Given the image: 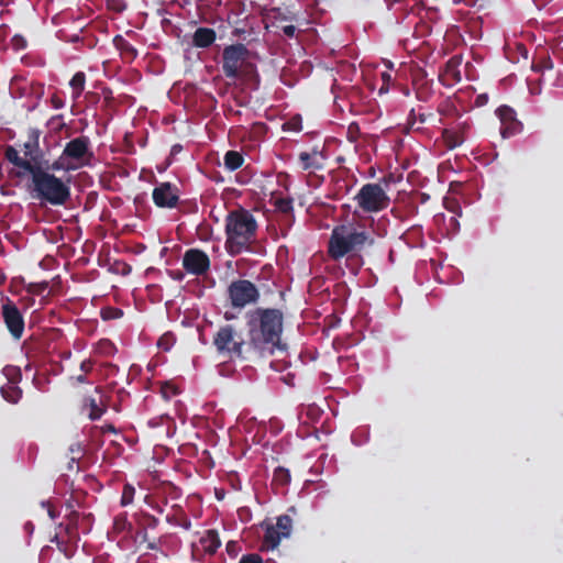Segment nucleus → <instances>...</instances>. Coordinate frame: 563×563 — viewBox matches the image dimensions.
Wrapping results in <instances>:
<instances>
[{
	"label": "nucleus",
	"mask_w": 563,
	"mask_h": 563,
	"mask_svg": "<svg viewBox=\"0 0 563 563\" xmlns=\"http://www.w3.org/2000/svg\"><path fill=\"white\" fill-rule=\"evenodd\" d=\"M132 529V523L128 520L126 512L119 514L113 519V531L115 533L129 532Z\"/></svg>",
	"instance_id": "26"
},
{
	"label": "nucleus",
	"mask_w": 563,
	"mask_h": 563,
	"mask_svg": "<svg viewBox=\"0 0 563 563\" xmlns=\"http://www.w3.org/2000/svg\"><path fill=\"white\" fill-rule=\"evenodd\" d=\"M113 45L120 51L121 55L130 60H134L137 57L136 48L126 41L122 35H115L113 38Z\"/></svg>",
	"instance_id": "18"
},
{
	"label": "nucleus",
	"mask_w": 563,
	"mask_h": 563,
	"mask_svg": "<svg viewBox=\"0 0 563 563\" xmlns=\"http://www.w3.org/2000/svg\"><path fill=\"white\" fill-rule=\"evenodd\" d=\"M427 197H428L427 194H423L422 201H426Z\"/></svg>",
	"instance_id": "62"
},
{
	"label": "nucleus",
	"mask_w": 563,
	"mask_h": 563,
	"mask_svg": "<svg viewBox=\"0 0 563 563\" xmlns=\"http://www.w3.org/2000/svg\"><path fill=\"white\" fill-rule=\"evenodd\" d=\"M496 115L500 121V135L504 139L512 137L521 133L523 124L517 119L516 111L506 104H503L496 109Z\"/></svg>",
	"instance_id": "12"
},
{
	"label": "nucleus",
	"mask_w": 563,
	"mask_h": 563,
	"mask_svg": "<svg viewBox=\"0 0 563 563\" xmlns=\"http://www.w3.org/2000/svg\"><path fill=\"white\" fill-rule=\"evenodd\" d=\"M10 45L11 47L19 52V51H22V49H25L26 46H27V41L25 40L24 36L20 35V34H15L13 35V37L11 38L10 41Z\"/></svg>",
	"instance_id": "40"
},
{
	"label": "nucleus",
	"mask_w": 563,
	"mask_h": 563,
	"mask_svg": "<svg viewBox=\"0 0 563 563\" xmlns=\"http://www.w3.org/2000/svg\"><path fill=\"white\" fill-rule=\"evenodd\" d=\"M179 188L169 181L157 183L152 191V199L156 207L173 209L179 202Z\"/></svg>",
	"instance_id": "11"
},
{
	"label": "nucleus",
	"mask_w": 563,
	"mask_h": 563,
	"mask_svg": "<svg viewBox=\"0 0 563 563\" xmlns=\"http://www.w3.org/2000/svg\"><path fill=\"white\" fill-rule=\"evenodd\" d=\"M217 38L216 31L210 27H198L192 35V44L199 48L211 46Z\"/></svg>",
	"instance_id": "16"
},
{
	"label": "nucleus",
	"mask_w": 563,
	"mask_h": 563,
	"mask_svg": "<svg viewBox=\"0 0 563 563\" xmlns=\"http://www.w3.org/2000/svg\"><path fill=\"white\" fill-rule=\"evenodd\" d=\"M154 509H155L156 511L161 512V514L163 512V508H162V507H159V506L154 507Z\"/></svg>",
	"instance_id": "57"
},
{
	"label": "nucleus",
	"mask_w": 563,
	"mask_h": 563,
	"mask_svg": "<svg viewBox=\"0 0 563 563\" xmlns=\"http://www.w3.org/2000/svg\"><path fill=\"white\" fill-rule=\"evenodd\" d=\"M78 384H86L88 380H87V377H86V374H80V375H77L75 377H73Z\"/></svg>",
	"instance_id": "49"
},
{
	"label": "nucleus",
	"mask_w": 563,
	"mask_h": 563,
	"mask_svg": "<svg viewBox=\"0 0 563 563\" xmlns=\"http://www.w3.org/2000/svg\"><path fill=\"white\" fill-rule=\"evenodd\" d=\"M287 20L286 16L276 18V27L279 29L286 37L292 38L296 35L297 27L292 24H285L284 22Z\"/></svg>",
	"instance_id": "28"
},
{
	"label": "nucleus",
	"mask_w": 563,
	"mask_h": 563,
	"mask_svg": "<svg viewBox=\"0 0 563 563\" xmlns=\"http://www.w3.org/2000/svg\"><path fill=\"white\" fill-rule=\"evenodd\" d=\"M44 168L46 170H48V169L58 170V169H60V165L58 164V162L53 163L51 166H48L47 163L46 164L44 163Z\"/></svg>",
	"instance_id": "50"
},
{
	"label": "nucleus",
	"mask_w": 563,
	"mask_h": 563,
	"mask_svg": "<svg viewBox=\"0 0 563 563\" xmlns=\"http://www.w3.org/2000/svg\"><path fill=\"white\" fill-rule=\"evenodd\" d=\"M374 242V238L364 228L352 223L341 224L332 230L328 252L333 260H340L349 253L372 246Z\"/></svg>",
	"instance_id": "3"
},
{
	"label": "nucleus",
	"mask_w": 563,
	"mask_h": 563,
	"mask_svg": "<svg viewBox=\"0 0 563 563\" xmlns=\"http://www.w3.org/2000/svg\"><path fill=\"white\" fill-rule=\"evenodd\" d=\"M176 339L172 332L164 333L157 341V347L164 352H168L175 344Z\"/></svg>",
	"instance_id": "31"
},
{
	"label": "nucleus",
	"mask_w": 563,
	"mask_h": 563,
	"mask_svg": "<svg viewBox=\"0 0 563 563\" xmlns=\"http://www.w3.org/2000/svg\"><path fill=\"white\" fill-rule=\"evenodd\" d=\"M239 563H263V559L257 553H251L243 555Z\"/></svg>",
	"instance_id": "43"
},
{
	"label": "nucleus",
	"mask_w": 563,
	"mask_h": 563,
	"mask_svg": "<svg viewBox=\"0 0 563 563\" xmlns=\"http://www.w3.org/2000/svg\"><path fill=\"white\" fill-rule=\"evenodd\" d=\"M33 197L52 206H64L70 199V187L62 178L43 168L31 173Z\"/></svg>",
	"instance_id": "4"
},
{
	"label": "nucleus",
	"mask_w": 563,
	"mask_h": 563,
	"mask_svg": "<svg viewBox=\"0 0 563 563\" xmlns=\"http://www.w3.org/2000/svg\"><path fill=\"white\" fill-rule=\"evenodd\" d=\"M284 131L300 132L302 130V120L300 115H295L283 124Z\"/></svg>",
	"instance_id": "33"
},
{
	"label": "nucleus",
	"mask_w": 563,
	"mask_h": 563,
	"mask_svg": "<svg viewBox=\"0 0 563 563\" xmlns=\"http://www.w3.org/2000/svg\"><path fill=\"white\" fill-rule=\"evenodd\" d=\"M48 282L30 283L26 286V291L31 295L40 296L48 288Z\"/></svg>",
	"instance_id": "37"
},
{
	"label": "nucleus",
	"mask_w": 563,
	"mask_h": 563,
	"mask_svg": "<svg viewBox=\"0 0 563 563\" xmlns=\"http://www.w3.org/2000/svg\"><path fill=\"white\" fill-rule=\"evenodd\" d=\"M184 269L192 275L201 276L210 269V258L199 249H189L183 256Z\"/></svg>",
	"instance_id": "14"
},
{
	"label": "nucleus",
	"mask_w": 563,
	"mask_h": 563,
	"mask_svg": "<svg viewBox=\"0 0 563 563\" xmlns=\"http://www.w3.org/2000/svg\"><path fill=\"white\" fill-rule=\"evenodd\" d=\"M142 538H143V541H147V532L146 531L143 532V537Z\"/></svg>",
	"instance_id": "58"
},
{
	"label": "nucleus",
	"mask_w": 563,
	"mask_h": 563,
	"mask_svg": "<svg viewBox=\"0 0 563 563\" xmlns=\"http://www.w3.org/2000/svg\"><path fill=\"white\" fill-rule=\"evenodd\" d=\"M88 406H89L88 417L90 418V420L100 419L101 416L103 415V412L106 411V408L100 406L93 398L88 399Z\"/></svg>",
	"instance_id": "32"
},
{
	"label": "nucleus",
	"mask_w": 563,
	"mask_h": 563,
	"mask_svg": "<svg viewBox=\"0 0 563 563\" xmlns=\"http://www.w3.org/2000/svg\"><path fill=\"white\" fill-rule=\"evenodd\" d=\"M78 518H79V514L77 511H71L68 516V525L66 527V531L67 533L73 537L74 536V532L77 528V521H78Z\"/></svg>",
	"instance_id": "41"
},
{
	"label": "nucleus",
	"mask_w": 563,
	"mask_h": 563,
	"mask_svg": "<svg viewBox=\"0 0 563 563\" xmlns=\"http://www.w3.org/2000/svg\"><path fill=\"white\" fill-rule=\"evenodd\" d=\"M174 514L166 516V521L174 526H180L186 530L191 528V522L178 505L173 506Z\"/></svg>",
	"instance_id": "19"
},
{
	"label": "nucleus",
	"mask_w": 563,
	"mask_h": 563,
	"mask_svg": "<svg viewBox=\"0 0 563 563\" xmlns=\"http://www.w3.org/2000/svg\"><path fill=\"white\" fill-rule=\"evenodd\" d=\"M417 98L419 100H423V101H427V96H424L420 90L417 91Z\"/></svg>",
	"instance_id": "54"
},
{
	"label": "nucleus",
	"mask_w": 563,
	"mask_h": 563,
	"mask_svg": "<svg viewBox=\"0 0 563 563\" xmlns=\"http://www.w3.org/2000/svg\"><path fill=\"white\" fill-rule=\"evenodd\" d=\"M317 151H314L313 154L308 152H301L299 154L298 158L303 170H317L322 168V164L317 159Z\"/></svg>",
	"instance_id": "21"
},
{
	"label": "nucleus",
	"mask_w": 563,
	"mask_h": 563,
	"mask_svg": "<svg viewBox=\"0 0 563 563\" xmlns=\"http://www.w3.org/2000/svg\"><path fill=\"white\" fill-rule=\"evenodd\" d=\"M183 277H184V274H183V273H180V272H178V273H177V274H175V276H174V278H175V279H178V280L183 279Z\"/></svg>",
	"instance_id": "55"
},
{
	"label": "nucleus",
	"mask_w": 563,
	"mask_h": 563,
	"mask_svg": "<svg viewBox=\"0 0 563 563\" xmlns=\"http://www.w3.org/2000/svg\"><path fill=\"white\" fill-rule=\"evenodd\" d=\"M236 545H238V544H236V542H234V541H230V542H228V544H227V550H228V552H229V553H232V552L235 550Z\"/></svg>",
	"instance_id": "52"
},
{
	"label": "nucleus",
	"mask_w": 563,
	"mask_h": 563,
	"mask_svg": "<svg viewBox=\"0 0 563 563\" xmlns=\"http://www.w3.org/2000/svg\"><path fill=\"white\" fill-rule=\"evenodd\" d=\"M180 150H181L180 145H174L172 152L174 153V152L180 151Z\"/></svg>",
	"instance_id": "56"
},
{
	"label": "nucleus",
	"mask_w": 563,
	"mask_h": 563,
	"mask_svg": "<svg viewBox=\"0 0 563 563\" xmlns=\"http://www.w3.org/2000/svg\"><path fill=\"white\" fill-rule=\"evenodd\" d=\"M100 313L103 320H115L123 316V311L115 307L103 308Z\"/></svg>",
	"instance_id": "36"
},
{
	"label": "nucleus",
	"mask_w": 563,
	"mask_h": 563,
	"mask_svg": "<svg viewBox=\"0 0 563 563\" xmlns=\"http://www.w3.org/2000/svg\"><path fill=\"white\" fill-rule=\"evenodd\" d=\"M40 136L41 132L38 129L30 128L27 130V139L23 144L24 158L27 162H32L34 164V168H43L44 163V152L40 146Z\"/></svg>",
	"instance_id": "15"
},
{
	"label": "nucleus",
	"mask_w": 563,
	"mask_h": 563,
	"mask_svg": "<svg viewBox=\"0 0 563 563\" xmlns=\"http://www.w3.org/2000/svg\"><path fill=\"white\" fill-rule=\"evenodd\" d=\"M92 367H93V362L91 360H84L80 363V371L84 372L85 374L91 372Z\"/></svg>",
	"instance_id": "45"
},
{
	"label": "nucleus",
	"mask_w": 563,
	"mask_h": 563,
	"mask_svg": "<svg viewBox=\"0 0 563 563\" xmlns=\"http://www.w3.org/2000/svg\"><path fill=\"white\" fill-rule=\"evenodd\" d=\"M69 462H68V470L71 471L74 468V464L77 463L84 455V449L79 442L73 443L69 446Z\"/></svg>",
	"instance_id": "29"
},
{
	"label": "nucleus",
	"mask_w": 563,
	"mask_h": 563,
	"mask_svg": "<svg viewBox=\"0 0 563 563\" xmlns=\"http://www.w3.org/2000/svg\"><path fill=\"white\" fill-rule=\"evenodd\" d=\"M43 506L47 507V514L51 519H56L58 516V512L55 510V508L49 503H43Z\"/></svg>",
	"instance_id": "48"
},
{
	"label": "nucleus",
	"mask_w": 563,
	"mask_h": 563,
	"mask_svg": "<svg viewBox=\"0 0 563 563\" xmlns=\"http://www.w3.org/2000/svg\"><path fill=\"white\" fill-rule=\"evenodd\" d=\"M553 62L549 56L541 57L538 62H533L532 69L534 71H543L544 69H552Z\"/></svg>",
	"instance_id": "38"
},
{
	"label": "nucleus",
	"mask_w": 563,
	"mask_h": 563,
	"mask_svg": "<svg viewBox=\"0 0 563 563\" xmlns=\"http://www.w3.org/2000/svg\"><path fill=\"white\" fill-rule=\"evenodd\" d=\"M225 319L230 320V319H232V316H229V313H225Z\"/></svg>",
	"instance_id": "60"
},
{
	"label": "nucleus",
	"mask_w": 563,
	"mask_h": 563,
	"mask_svg": "<svg viewBox=\"0 0 563 563\" xmlns=\"http://www.w3.org/2000/svg\"><path fill=\"white\" fill-rule=\"evenodd\" d=\"M0 391L2 397L11 404H16L22 397V389L12 380L3 385Z\"/></svg>",
	"instance_id": "20"
},
{
	"label": "nucleus",
	"mask_w": 563,
	"mask_h": 563,
	"mask_svg": "<svg viewBox=\"0 0 563 563\" xmlns=\"http://www.w3.org/2000/svg\"><path fill=\"white\" fill-rule=\"evenodd\" d=\"M2 318L13 339L20 340L24 332V318L16 305L7 299L2 305Z\"/></svg>",
	"instance_id": "13"
},
{
	"label": "nucleus",
	"mask_w": 563,
	"mask_h": 563,
	"mask_svg": "<svg viewBox=\"0 0 563 563\" xmlns=\"http://www.w3.org/2000/svg\"><path fill=\"white\" fill-rule=\"evenodd\" d=\"M134 495L135 488L131 484H125L122 490L121 506H128L132 504Z\"/></svg>",
	"instance_id": "35"
},
{
	"label": "nucleus",
	"mask_w": 563,
	"mask_h": 563,
	"mask_svg": "<svg viewBox=\"0 0 563 563\" xmlns=\"http://www.w3.org/2000/svg\"><path fill=\"white\" fill-rule=\"evenodd\" d=\"M134 518H135L136 523L144 530L155 529V528H157L158 522H159L156 517H154L153 515L145 512V511L136 512L134 515Z\"/></svg>",
	"instance_id": "25"
},
{
	"label": "nucleus",
	"mask_w": 563,
	"mask_h": 563,
	"mask_svg": "<svg viewBox=\"0 0 563 563\" xmlns=\"http://www.w3.org/2000/svg\"><path fill=\"white\" fill-rule=\"evenodd\" d=\"M257 222L244 208L232 210L225 218V249L230 255H239L250 250L256 239Z\"/></svg>",
	"instance_id": "2"
},
{
	"label": "nucleus",
	"mask_w": 563,
	"mask_h": 563,
	"mask_svg": "<svg viewBox=\"0 0 563 563\" xmlns=\"http://www.w3.org/2000/svg\"><path fill=\"white\" fill-rule=\"evenodd\" d=\"M273 479L279 485L285 486L290 483L291 475L287 468L278 466L274 471Z\"/></svg>",
	"instance_id": "30"
},
{
	"label": "nucleus",
	"mask_w": 563,
	"mask_h": 563,
	"mask_svg": "<svg viewBox=\"0 0 563 563\" xmlns=\"http://www.w3.org/2000/svg\"><path fill=\"white\" fill-rule=\"evenodd\" d=\"M90 140L86 135L75 137L66 143L62 158L74 162L75 165L68 168H77L82 166H89L93 158V153L90 148Z\"/></svg>",
	"instance_id": "9"
},
{
	"label": "nucleus",
	"mask_w": 563,
	"mask_h": 563,
	"mask_svg": "<svg viewBox=\"0 0 563 563\" xmlns=\"http://www.w3.org/2000/svg\"><path fill=\"white\" fill-rule=\"evenodd\" d=\"M444 139L450 148H454L462 144L463 140L460 135L453 132L444 131Z\"/></svg>",
	"instance_id": "39"
},
{
	"label": "nucleus",
	"mask_w": 563,
	"mask_h": 563,
	"mask_svg": "<svg viewBox=\"0 0 563 563\" xmlns=\"http://www.w3.org/2000/svg\"><path fill=\"white\" fill-rule=\"evenodd\" d=\"M148 550H158V545L155 541H148L147 542V547H146Z\"/></svg>",
	"instance_id": "53"
},
{
	"label": "nucleus",
	"mask_w": 563,
	"mask_h": 563,
	"mask_svg": "<svg viewBox=\"0 0 563 563\" xmlns=\"http://www.w3.org/2000/svg\"><path fill=\"white\" fill-rule=\"evenodd\" d=\"M98 345H99V349H101L102 351H104L108 354L112 353V351L115 349L113 343L108 339L100 340Z\"/></svg>",
	"instance_id": "44"
},
{
	"label": "nucleus",
	"mask_w": 563,
	"mask_h": 563,
	"mask_svg": "<svg viewBox=\"0 0 563 563\" xmlns=\"http://www.w3.org/2000/svg\"><path fill=\"white\" fill-rule=\"evenodd\" d=\"M360 135V128L356 123H351L347 128V140L356 142Z\"/></svg>",
	"instance_id": "42"
},
{
	"label": "nucleus",
	"mask_w": 563,
	"mask_h": 563,
	"mask_svg": "<svg viewBox=\"0 0 563 563\" xmlns=\"http://www.w3.org/2000/svg\"><path fill=\"white\" fill-rule=\"evenodd\" d=\"M4 157L12 165L23 169L25 173L31 174L34 169V164L27 162L25 158L19 155V152L12 145H8L4 150Z\"/></svg>",
	"instance_id": "17"
},
{
	"label": "nucleus",
	"mask_w": 563,
	"mask_h": 563,
	"mask_svg": "<svg viewBox=\"0 0 563 563\" xmlns=\"http://www.w3.org/2000/svg\"><path fill=\"white\" fill-rule=\"evenodd\" d=\"M427 197H428L427 194H423L422 201H426Z\"/></svg>",
	"instance_id": "64"
},
{
	"label": "nucleus",
	"mask_w": 563,
	"mask_h": 563,
	"mask_svg": "<svg viewBox=\"0 0 563 563\" xmlns=\"http://www.w3.org/2000/svg\"><path fill=\"white\" fill-rule=\"evenodd\" d=\"M23 175H24V173H21V172L16 173L18 177H22Z\"/></svg>",
	"instance_id": "61"
},
{
	"label": "nucleus",
	"mask_w": 563,
	"mask_h": 563,
	"mask_svg": "<svg viewBox=\"0 0 563 563\" xmlns=\"http://www.w3.org/2000/svg\"><path fill=\"white\" fill-rule=\"evenodd\" d=\"M431 117H433L432 113H419L418 119L421 123H424Z\"/></svg>",
	"instance_id": "51"
},
{
	"label": "nucleus",
	"mask_w": 563,
	"mask_h": 563,
	"mask_svg": "<svg viewBox=\"0 0 563 563\" xmlns=\"http://www.w3.org/2000/svg\"><path fill=\"white\" fill-rule=\"evenodd\" d=\"M86 85V74L84 71H77L70 79L69 86L71 88V98L77 100L82 91L85 90Z\"/></svg>",
	"instance_id": "23"
},
{
	"label": "nucleus",
	"mask_w": 563,
	"mask_h": 563,
	"mask_svg": "<svg viewBox=\"0 0 563 563\" xmlns=\"http://www.w3.org/2000/svg\"><path fill=\"white\" fill-rule=\"evenodd\" d=\"M276 209L285 214H289L294 210V199L290 197H279L274 201Z\"/></svg>",
	"instance_id": "27"
},
{
	"label": "nucleus",
	"mask_w": 563,
	"mask_h": 563,
	"mask_svg": "<svg viewBox=\"0 0 563 563\" xmlns=\"http://www.w3.org/2000/svg\"><path fill=\"white\" fill-rule=\"evenodd\" d=\"M427 197H428L427 194H423L422 201H426Z\"/></svg>",
	"instance_id": "63"
},
{
	"label": "nucleus",
	"mask_w": 563,
	"mask_h": 563,
	"mask_svg": "<svg viewBox=\"0 0 563 563\" xmlns=\"http://www.w3.org/2000/svg\"><path fill=\"white\" fill-rule=\"evenodd\" d=\"M201 544L206 552L213 554L221 547L218 532L214 530H208L206 536L201 539Z\"/></svg>",
	"instance_id": "22"
},
{
	"label": "nucleus",
	"mask_w": 563,
	"mask_h": 563,
	"mask_svg": "<svg viewBox=\"0 0 563 563\" xmlns=\"http://www.w3.org/2000/svg\"><path fill=\"white\" fill-rule=\"evenodd\" d=\"M488 102V95L487 93H481L475 99V106L476 107H484Z\"/></svg>",
	"instance_id": "46"
},
{
	"label": "nucleus",
	"mask_w": 563,
	"mask_h": 563,
	"mask_svg": "<svg viewBox=\"0 0 563 563\" xmlns=\"http://www.w3.org/2000/svg\"><path fill=\"white\" fill-rule=\"evenodd\" d=\"M161 394L165 400H169L178 394V388L173 383L164 382L161 384Z\"/></svg>",
	"instance_id": "34"
},
{
	"label": "nucleus",
	"mask_w": 563,
	"mask_h": 563,
	"mask_svg": "<svg viewBox=\"0 0 563 563\" xmlns=\"http://www.w3.org/2000/svg\"><path fill=\"white\" fill-rule=\"evenodd\" d=\"M243 163L244 157L238 151H228L224 155V166L231 172L239 169Z\"/></svg>",
	"instance_id": "24"
},
{
	"label": "nucleus",
	"mask_w": 563,
	"mask_h": 563,
	"mask_svg": "<svg viewBox=\"0 0 563 563\" xmlns=\"http://www.w3.org/2000/svg\"><path fill=\"white\" fill-rule=\"evenodd\" d=\"M250 51L242 44H231L222 52V71L229 79H243L253 81L255 88L260 84V76L253 63L249 62Z\"/></svg>",
	"instance_id": "5"
},
{
	"label": "nucleus",
	"mask_w": 563,
	"mask_h": 563,
	"mask_svg": "<svg viewBox=\"0 0 563 563\" xmlns=\"http://www.w3.org/2000/svg\"><path fill=\"white\" fill-rule=\"evenodd\" d=\"M354 199L365 212H378L386 209L390 202L389 197L379 184L368 183L361 187Z\"/></svg>",
	"instance_id": "7"
},
{
	"label": "nucleus",
	"mask_w": 563,
	"mask_h": 563,
	"mask_svg": "<svg viewBox=\"0 0 563 563\" xmlns=\"http://www.w3.org/2000/svg\"><path fill=\"white\" fill-rule=\"evenodd\" d=\"M51 102L53 108L55 109H62L64 107V101L57 95L52 96Z\"/></svg>",
	"instance_id": "47"
},
{
	"label": "nucleus",
	"mask_w": 563,
	"mask_h": 563,
	"mask_svg": "<svg viewBox=\"0 0 563 563\" xmlns=\"http://www.w3.org/2000/svg\"><path fill=\"white\" fill-rule=\"evenodd\" d=\"M213 344L220 354L246 360L253 352H247V342L236 333L232 324L221 327L213 338Z\"/></svg>",
	"instance_id": "6"
},
{
	"label": "nucleus",
	"mask_w": 563,
	"mask_h": 563,
	"mask_svg": "<svg viewBox=\"0 0 563 563\" xmlns=\"http://www.w3.org/2000/svg\"><path fill=\"white\" fill-rule=\"evenodd\" d=\"M247 352L264 357L284 351V313L277 308H255L246 313Z\"/></svg>",
	"instance_id": "1"
},
{
	"label": "nucleus",
	"mask_w": 563,
	"mask_h": 563,
	"mask_svg": "<svg viewBox=\"0 0 563 563\" xmlns=\"http://www.w3.org/2000/svg\"><path fill=\"white\" fill-rule=\"evenodd\" d=\"M288 512H292V514H295V512H296L295 507H290V508L288 509Z\"/></svg>",
	"instance_id": "59"
},
{
	"label": "nucleus",
	"mask_w": 563,
	"mask_h": 563,
	"mask_svg": "<svg viewBox=\"0 0 563 563\" xmlns=\"http://www.w3.org/2000/svg\"><path fill=\"white\" fill-rule=\"evenodd\" d=\"M228 296L234 308H244L260 299L257 287L249 279H238L230 284Z\"/></svg>",
	"instance_id": "10"
},
{
	"label": "nucleus",
	"mask_w": 563,
	"mask_h": 563,
	"mask_svg": "<svg viewBox=\"0 0 563 563\" xmlns=\"http://www.w3.org/2000/svg\"><path fill=\"white\" fill-rule=\"evenodd\" d=\"M261 528L264 529V536L261 543V551L275 550L283 538H288L292 530V519L289 514L280 515L276 519V525L263 521Z\"/></svg>",
	"instance_id": "8"
}]
</instances>
